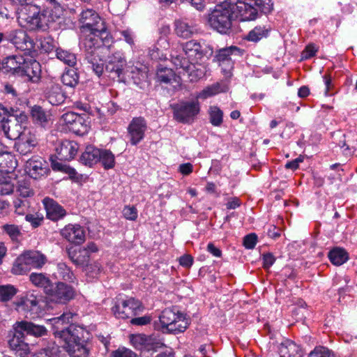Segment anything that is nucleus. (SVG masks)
Here are the masks:
<instances>
[{"label":"nucleus","mask_w":357,"mask_h":357,"mask_svg":"<svg viewBox=\"0 0 357 357\" xmlns=\"http://www.w3.org/2000/svg\"><path fill=\"white\" fill-rule=\"evenodd\" d=\"M271 0H245L233 3L234 15L241 21L254 20L259 16V12L268 14L273 10Z\"/></svg>","instance_id":"f03ea898"},{"label":"nucleus","mask_w":357,"mask_h":357,"mask_svg":"<svg viewBox=\"0 0 357 357\" xmlns=\"http://www.w3.org/2000/svg\"><path fill=\"white\" fill-rule=\"evenodd\" d=\"M25 220L30 222L33 228H36L42 224L43 221V217H40L37 214H26L25 216Z\"/></svg>","instance_id":"69168bd1"},{"label":"nucleus","mask_w":357,"mask_h":357,"mask_svg":"<svg viewBox=\"0 0 357 357\" xmlns=\"http://www.w3.org/2000/svg\"><path fill=\"white\" fill-rule=\"evenodd\" d=\"M10 156L7 147L0 142V172L6 171L4 162Z\"/></svg>","instance_id":"052dcab7"},{"label":"nucleus","mask_w":357,"mask_h":357,"mask_svg":"<svg viewBox=\"0 0 357 357\" xmlns=\"http://www.w3.org/2000/svg\"><path fill=\"white\" fill-rule=\"evenodd\" d=\"M105 34H82V43L86 52L87 55H94L97 54L98 48L100 45V40L103 38Z\"/></svg>","instance_id":"4be33fe9"},{"label":"nucleus","mask_w":357,"mask_h":357,"mask_svg":"<svg viewBox=\"0 0 357 357\" xmlns=\"http://www.w3.org/2000/svg\"><path fill=\"white\" fill-rule=\"evenodd\" d=\"M188 326L185 314L176 307L165 309L159 317V323H155V328L164 333H183Z\"/></svg>","instance_id":"7ed1b4c3"},{"label":"nucleus","mask_w":357,"mask_h":357,"mask_svg":"<svg viewBox=\"0 0 357 357\" xmlns=\"http://www.w3.org/2000/svg\"><path fill=\"white\" fill-rule=\"evenodd\" d=\"M271 31L268 24H259L252 29L243 38L245 40L255 43L266 38Z\"/></svg>","instance_id":"5701e85b"},{"label":"nucleus","mask_w":357,"mask_h":357,"mask_svg":"<svg viewBox=\"0 0 357 357\" xmlns=\"http://www.w3.org/2000/svg\"><path fill=\"white\" fill-rule=\"evenodd\" d=\"M87 275L91 278H97L102 271V266L98 261L86 264L85 269Z\"/></svg>","instance_id":"603ef678"},{"label":"nucleus","mask_w":357,"mask_h":357,"mask_svg":"<svg viewBox=\"0 0 357 357\" xmlns=\"http://www.w3.org/2000/svg\"><path fill=\"white\" fill-rule=\"evenodd\" d=\"M280 357H302V351L298 345L286 340L281 343L278 348Z\"/></svg>","instance_id":"7c9ffc66"},{"label":"nucleus","mask_w":357,"mask_h":357,"mask_svg":"<svg viewBox=\"0 0 357 357\" xmlns=\"http://www.w3.org/2000/svg\"><path fill=\"white\" fill-rule=\"evenodd\" d=\"M24 61V56H9L2 62V66L8 72H13L14 74L19 75L21 65Z\"/></svg>","instance_id":"72a5a7b5"},{"label":"nucleus","mask_w":357,"mask_h":357,"mask_svg":"<svg viewBox=\"0 0 357 357\" xmlns=\"http://www.w3.org/2000/svg\"><path fill=\"white\" fill-rule=\"evenodd\" d=\"M122 213L126 219L132 221L135 220L138 216L137 210L134 206H126Z\"/></svg>","instance_id":"6e6d98bb"},{"label":"nucleus","mask_w":357,"mask_h":357,"mask_svg":"<svg viewBox=\"0 0 357 357\" xmlns=\"http://www.w3.org/2000/svg\"><path fill=\"white\" fill-rule=\"evenodd\" d=\"M227 90V86L220 82L214 83L210 86H206L202 91L197 93L195 96V98L205 100L218 93L225 92Z\"/></svg>","instance_id":"473e14b6"},{"label":"nucleus","mask_w":357,"mask_h":357,"mask_svg":"<svg viewBox=\"0 0 357 357\" xmlns=\"http://www.w3.org/2000/svg\"><path fill=\"white\" fill-rule=\"evenodd\" d=\"M208 114L211 123L214 126H220L223 122V112L216 105L210 106Z\"/></svg>","instance_id":"79ce46f5"},{"label":"nucleus","mask_w":357,"mask_h":357,"mask_svg":"<svg viewBox=\"0 0 357 357\" xmlns=\"http://www.w3.org/2000/svg\"><path fill=\"white\" fill-rule=\"evenodd\" d=\"M257 242V236L255 234L246 235L243 238V245L247 249H253Z\"/></svg>","instance_id":"0e129e2a"},{"label":"nucleus","mask_w":357,"mask_h":357,"mask_svg":"<svg viewBox=\"0 0 357 357\" xmlns=\"http://www.w3.org/2000/svg\"><path fill=\"white\" fill-rule=\"evenodd\" d=\"M233 10V3L217 4L208 17L210 26L221 33H227L231 28Z\"/></svg>","instance_id":"20e7f679"},{"label":"nucleus","mask_w":357,"mask_h":357,"mask_svg":"<svg viewBox=\"0 0 357 357\" xmlns=\"http://www.w3.org/2000/svg\"><path fill=\"white\" fill-rule=\"evenodd\" d=\"M149 56L153 60L165 59V55L156 45H153L149 49Z\"/></svg>","instance_id":"338daca9"},{"label":"nucleus","mask_w":357,"mask_h":357,"mask_svg":"<svg viewBox=\"0 0 357 357\" xmlns=\"http://www.w3.org/2000/svg\"><path fill=\"white\" fill-rule=\"evenodd\" d=\"M78 78L79 77L75 70L70 69L63 74L61 80L63 84L68 86L74 87L78 82Z\"/></svg>","instance_id":"a18cd8bd"},{"label":"nucleus","mask_w":357,"mask_h":357,"mask_svg":"<svg viewBox=\"0 0 357 357\" xmlns=\"http://www.w3.org/2000/svg\"><path fill=\"white\" fill-rule=\"evenodd\" d=\"M14 351L20 357H31V354H33V352L31 351L29 345L25 342V340Z\"/></svg>","instance_id":"4d7b16f0"},{"label":"nucleus","mask_w":357,"mask_h":357,"mask_svg":"<svg viewBox=\"0 0 357 357\" xmlns=\"http://www.w3.org/2000/svg\"><path fill=\"white\" fill-rule=\"evenodd\" d=\"M37 143L35 134L32 133L29 129H24V134L19 138V142L15 146L20 154L27 155L32 152Z\"/></svg>","instance_id":"a211bd4d"},{"label":"nucleus","mask_w":357,"mask_h":357,"mask_svg":"<svg viewBox=\"0 0 357 357\" xmlns=\"http://www.w3.org/2000/svg\"><path fill=\"white\" fill-rule=\"evenodd\" d=\"M24 169L33 179H40L47 176L50 172L48 163L38 155L33 156L26 162Z\"/></svg>","instance_id":"f8f14e48"},{"label":"nucleus","mask_w":357,"mask_h":357,"mask_svg":"<svg viewBox=\"0 0 357 357\" xmlns=\"http://www.w3.org/2000/svg\"><path fill=\"white\" fill-rule=\"evenodd\" d=\"M2 229L12 241H17L22 234L20 228L15 225L6 224L2 226Z\"/></svg>","instance_id":"09e8293b"},{"label":"nucleus","mask_w":357,"mask_h":357,"mask_svg":"<svg viewBox=\"0 0 357 357\" xmlns=\"http://www.w3.org/2000/svg\"><path fill=\"white\" fill-rule=\"evenodd\" d=\"M17 50L24 52V55L36 53L33 40L26 31L22 29L12 31L7 38Z\"/></svg>","instance_id":"9b49d317"},{"label":"nucleus","mask_w":357,"mask_h":357,"mask_svg":"<svg viewBox=\"0 0 357 357\" xmlns=\"http://www.w3.org/2000/svg\"><path fill=\"white\" fill-rule=\"evenodd\" d=\"M57 273L63 280L68 282H73L75 276L69 267L63 262L57 264Z\"/></svg>","instance_id":"de8ad7c7"},{"label":"nucleus","mask_w":357,"mask_h":357,"mask_svg":"<svg viewBox=\"0 0 357 357\" xmlns=\"http://www.w3.org/2000/svg\"><path fill=\"white\" fill-rule=\"evenodd\" d=\"M174 119L182 123L190 124L194 122L200 112L199 100H183L172 106Z\"/></svg>","instance_id":"423d86ee"},{"label":"nucleus","mask_w":357,"mask_h":357,"mask_svg":"<svg viewBox=\"0 0 357 357\" xmlns=\"http://www.w3.org/2000/svg\"><path fill=\"white\" fill-rule=\"evenodd\" d=\"M318 49L314 44H309L305 48L301 54V59L303 60L309 59L315 56Z\"/></svg>","instance_id":"680f3d73"},{"label":"nucleus","mask_w":357,"mask_h":357,"mask_svg":"<svg viewBox=\"0 0 357 357\" xmlns=\"http://www.w3.org/2000/svg\"><path fill=\"white\" fill-rule=\"evenodd\" d=\"M174 31L178 37L188 38L195 32V28L192 22L185 19H179L174 22Z\"/></svg>","instance_id":"cd10ccee"},{"label":"nucleus","mask_w":357,"mask_h":357,"mask_svg":"<svg viewBox=\"0 0 357 357\" xmlns=\"http://www.w3.org/2000/svg\"><path fill=\"white\" fill-rule=\"evenodd\" d=\"M17 192L24 198L29 197L33 194L29 183L25 181H19Z\"/></svg>","instance_id":"864d4df0"},{"label":"nucleus","mask_w":357,"mask_h":357,"mask_svg":"<svg viewBox=\"0 0 357 357\" xmlns=\"http://www.w3.org/2000/svg\"><path fill=\"white\" fill-rule=\"evenodd\" d=\"M79 145L74 141L65 140L56 149L58 158L60 160L69 161L77 155Z\"/></svg>","instance_id":"aec40b11"},{"label":"nucleus","mask_w":357,"mask_h":357,"mask_svg":"<svg viewBox=\"0 0 357 357\" xmlns=\"http://www.w3.org/2000/svg\"><path fill=\"white\" fill-rule=\"evenodd\" d=\"M30 270L31 268L29 267L26 259L24 257L23 254H21L15 259L10 271L13 275H22L26 274Z\"/></svg>","instance_id":"4c0bfd02"},{"label":"nucleus","mask_w":357,"mask_h":357,"mask_svg":"<svg viewBox=\"0 0 357 357\" xmlns=\"http://www.w3.org/2000/svg\"><path fill=\"white\" fill-rule=\"evenodd\" d=\"M38 302V299L35 295L26 294L16 302V307L19 312L38 314L40 310Z\"/></svg>","instance_id":"6ab92c4d"},{"label":"nucleus","mask_w":357,"mask_h":357,"mask_svg":"<svg viewBox=\"0 0 357 357\" xmlns=\"http://www.w3.org/2000/svg\"><path fill=\"white\" fill-rule=\"evenodd\" d=\"M156 79L158 82L165 84L179 82L178 77H176L175 73L172 69L165 67L158 68Z\"/></svg>","instance_id":"c9c22d12"},{"label":"nucleus","mask_w":357,"mask_h":357,"mask_svg":"<svg viewBox=\"0 0 357 357\" xmlns=\"http://www.w3.org/2000/svg\"><path fill=\"white\" fill-rule=\"evenodd\" d=\"M33 122L41 127H46L51 121V114L42 107L34 105L31 109Z\"/></svg>","instance_id":"c85d7f7f"},{"label":"nucleus","mask_w":357,"mask_h":357,"mask_svg":"<svg viewBox=\"0 0 357 357\" xmlns=\"http://www.w3.org/2000/svg\"><path fill=\"white\" fill-rule=\"evenodd\" d=\"M24 129L17 121L8 120L4 125L1 126L0 132H2L9 139L15 140L21 137L24 134Z\"/></svg>","instance_id":"412c9836"},{"label":"nucleus","mask_w":357,"mask_h":357,"mask_svg":"<svg viewBox=\"0 0 357 357\" xmlns=\"http://www.w3.org/2000/svg\"><path fill=\"white\" fill-rule=\"evenodd\" d=\"M36 53L24 55V61L21 65L18 75L25 76L32 82H38L40 77L41 69L39 62L33 57Z\"/></svg>","instance_id":"ddd939ff"},{"label":"nucleus","mask_w":357,"mask_h":357,"mask_svg":"<svg viewBox=\"0 0 357 357\" xmlns=\"http://www.w3.org/2000/svg\"><path fill=\"white\" fill-rule=\"evenodd\" d=\"M100 149L93 146H88L80 156L79 161L82 164L91 167L100 160Z\"/></svg>","instance_id":"c756f323"},{"label":"nucleus","mask_w":357,"mask_h":357,"mask_svg":"<svg viewBox=\"0 0 357 357\" xmlns=\"http://www.w3.org/2000/svg\"><path fill=\"white\" fill-rule=\"evenodd\" d=\"M132 345L142 351H155L165 346L158 335L133 334L130 337Z\"/></svg>","instance_id":"9d476101"},{"label":"nucleus","mask_w":357,"mask_h":357,"mask_svg":"<svg viewBox=\"0 0 357 357\" xmlns=\"http://www.w3.org/2000/svg\"><path fill=\"white\" fill-rule=\"evenodd\" d=\"M126 61L121 51H116L108 57V61L105 66V70L114 79L120 78L123 73Z\"/></svg>","instance_id":"2eb2a0df"},{"label":"nucleus","mask_w":357,"mask_h":357,"mask_svg":"<svg viewBox=\"0 0 357 357\" xmlns=\"http://www.w3.org/2000/svg\"><path fill=\"white\" fill-rule=\"evenodd\" d=\"M17 326L24 333H26L27 335H33L36 337H43L47 333V330L44 326L35 324L30 321H17Z\"/></svg>","instance_id":"bb28decb"},{"label":"nucleus","mask_w":357,"mask_h":357,"mask_svg":"<svg viewBox=\"0 0 357 357\" xmlns=\"http://www.w3.org/2000/svg\"><path fill=\"white\" fill-rule=\"evenodd\" d=\"M328 258L333 264L340 266L348 260L349 256L344 249L336 248L328 252Z\"/></svg>","instance_id":"58836bf2"},{"label":"nucleus","mask_w":357,"mask_h":357,"mask_svg":"<svg viewBox=\"0 0 357 357\" xmlns=\"http://www.w3.org/2000/svg\"><path fill=\"white\" fill-rule=\"evenodd\" d=\"M243 50L236 46H230L220 49L216 54V59L219 62L231 61L236 59V56L243 55Z\"/></svg>","instance_id":"2f4dec72"},{"label":"nucleus","mask_w":357,"mask_h":357,"mask_svg":"<svg viewBox=\"0 0 357 357\" xmlns=\"http://www.w3.org/2000/svg\"><path fill=\"white\" fill-rule=\"evenodd\" d=\"M59 302H66L72 299L75 295L74 289L69 285L59 282L54 290L49 293Z\"/></svg>","instance_id":"a878e982"},{"label":"nucleus","mask_w":357,"mask_h":357,"mask_svg":"<svg viewBox=\"0 0 357 357\" xmlns=\"http://www.w3.org/2000/svg\"><path fill=\"white\" fill-rule=\"evenodd\" d=\"M147 125L142 117H135L132 119L128 127V135L132 145H137L144 137Z\"/></svg>","instance_id":"4468645a"},{"label":"nucleus","mask_w":357,"mask_h":357,"mask_svg":"<svg viewBox=\"0 0 357 357\" xmlns=\"http://www.w3.org/2000/svg\"><path fill=\"white\" fill-rule=\"evenodd\" d=\"M183 50L187 58L181 55H172V62L177 69L186 73L191 81L200 79L204 75L201 68L200 61L206 54L201 44L195 40H190L182 45Z\"/></svg>","instance_id":"f257e3e1"},{"label":"nucleus","mask_w":357,"mask_h":357,"mask_svg":"<svg viewBox=\"0 0 357 357\" xmlns=\"http://www.w3.org/2000/svg\"><path fill=\"white\" fill-rule=\"evenodd\" d=\"M14 351L20 357H31V354H33V352L31 351L29 345L25 342V340Z\"/></svg>","instance_id":"13d9d810"},{"label":"nucleus","mask_w":357,"mask_h":357,"mask_svg":"<svg viewBox=\"0 0 357 357\" xmlns=\"http://www.w3.org/2000/svg\"><path fill=\"white\" fill-rule=\"evenodd\" d=\"M86 59L89 63L91 64V68L93 72L99 77L100 76L104 69H105L104 61L99 58L98 54L94 55H87Z\"/></svg>","instance_id":"a19ab883"},{"label":"nucleus","mask_w":357,"mask_h":357,"mask_svg":"<svg viewBox=\"0 0 357 357\" xmlns=\"http://www.w3.org/2000/svg\"><path fill=\"white\" fill-rule=\"evenodd\" d=\"M308 357H334L332 352L326 347H317L312 351Z\"/></svg>","instance_id":"5fc2aeb1"},{"label":"nucleus","mask_w":357,"mask_h":357,"mask_svg":"<svg viewBox=\"0 0 357 357\" xmlns=\"http://www.w3.org/2000/svg\"><path fill=\"white\" fill-rule=\"evenodd\" d=\"M105 169H112L115 165L114 155L109 150H101L100 160Z\"/></svg>","instance_id":"c03bdc74"},{"label":"nucleus","mask_w":357,"mask_h":357,"mask_svg":"<svg viewBox=\"0 0 357 357\" xmlns=\"http://www.w3.org/2000/svg\"><path fill=\"white\" fill-rule=\"evenodd\" d=\"M29 280L34 286L43 288L47 294L52 291V282L44 273H32L29 275Z\"/></svg>","instance_id":"f704fd0d"},{"label":"nucleus","mask_w":357,"mask_h":357,"mask_svg":"<svg viewBox=\"0 0 357 357\" xmlns=\"http://www.w3.org/2000/svg\"><path fill=\"white\" fill-rule=\"evenodd\" d=\"M56 47L54 40L50 37L47 36L40 39V46L42 52L49 53L52 52Z\"/></svg>","instance_id":"8fccbe9b"},{"label":"nucleus","mask_w":357,"mask_h":357,"mask_svg":"<svg viewBox=\"0 0 357 357\" xmlns=\"http://www.w3.org/2000/svg\"><path fill=\"white\" fill-rule=\"evenodd\" d=\"M70 130H71L73 132H75L77 135H82L87 131V126L84 123V119L81 116L80 123H77V125H75V123H74L70 127Z\"/></svg>","instance_id":"774afa93"},{"label":"nucleus","mask_w":357,"mask_h":357,"mask_svg":"<svg viewBox=\"0 0 357 357\" xmlns=\"http://www.w3.org/2000/svg\"><path fill=\"white\" fill-rule=\"evenodd\" d=\"M62 120L70 129L74 123H80L81 116L73 112H66L62 115Z\"/></svg>","instance_id":"3c124183"},{"label":"nucleus","mask_w":357,"mask_h":357,"mask_svg":"<svg viewBox=\"0 0 357 357\" xmlns=\"http://www.w3.org/2000/svg\"><path fill=\"white\" fill-rule=\"evenodd\" d=\"M17 292V290L13 285H0V301L10 300Z\"/></svg>","instance_id":"49530a36"},{"label":"nucleus","mask_w":357,"mask_h":357,"mask_svg":"<svg viewBox=\"0 0 357 357\" xmlns=\"http://www.w3.org/2000/svg\"><path fill=\"white\" fill-rule=\"evenodd\" d=\"M111 357H137V355L129 349L121 348L112 351Z\"/></svg>","instance_id":"bf43d9fd"},{"label":"nucleus","mask_w":357,"mask_h":357,"mask_svg":"<svg viewBox=\"0 0 357 357\" xmlns=\"http://www.w3.org/2000/svg\"><path fill=\"white\" fill-rule=\"evenodd\" d=\"M68 257L73 264L77 266H84L87 264L89 261V255L86 249L79 248L77 250H68Z\"/></svg>","instance_id":"e433bc0d"},{"label":"nucleus","mask_w":357,"mask_h":357,"mask_svg":"<svg viewBox=\"0 0 357 357\" xmlns=\"http://www.w3.org/2000/svg\"><path fill=\"white\" fill-rule=\"evenodd\" d=\"M60 234L63 238L72 244L80 245L85 241V231L78 224L66 225L61 229Z\"/></svg>","instance_id":"dca6fc26"},{"label":"nucleus","mask_w":357,"mask_h":357,"mask_svg":"<svg viewBox=\"0 0 357 357\" xmlns=\"http://www.w3.org/2000/svg\"><path fill=\"white\" fill-rule=\"evenodd\" d=\"M77 316V314L68 310L64 312L59 317L49 319L54 329V334L55 337H59L63 340V338L60 334L63 331H70L71 334L82 333V328H78L77 326L72 324L74 320V317Z\"/></svg>","instance_id":"6e6552de"},{"label":"nucleus","mask_w":357,"mask_h":357,"mask_svg":"<svg viewBox=\"0 0 357 357\" xmlns=\"http://www.w3.org/2000/svg\"><path fill=\"white\" fill-rule=\"evenodd\" d=\"M45 94L48 102L52 105L61 104L65 100V96L61 87L58 84H50L47 86Z\"/></svg>","instance_id":"b1692460"},{"label":"nucleus","mask_w":357,"mask_h":357,"mask_svg":"<svg viewBox=\"0 0 357 357\" xmlns=\"http://www.w3.org/2000/svg\"><path fill=\"white\" fill-rule=\"evenodd\" d=\"M14 330L15 332L13 337L8 341L9 346L13 351L17 349V347L20 346V344L25 340L24 333L17 327V322L15 324Z\"/></svg>","instance_id":"37998d69"},{"label":"nucleus","mask_w":357,"mask_h":357,"mask_svg":"<svg viewBox=\"0 0 357 357\" xmlns=\"http://www.w3.org/2000/svg\"><path fill=\"white\" fill-rule=\"evenodd\" d=\"M56 56L58 59L69 66H74L77 63L75 54L68 50L57 48L56 50Z\"/></svg>","instance_id":"ea45409f"},{"label":"nucleus","mask_w":357,"mask_h":357,"mask_svg":"<svg viewBox=\"0 0 357 357\" xmlns=\"http://www.w3.org/2000/svg\"><path fill=\"white\" fill-rule=\"evenodd\" d=\"M79 22L81 34H106L105 38L108 35L105 22L93 9L84 10L80 14Z\"/></svg>","instance_id":"39448f33"},{"label":"nucleus","mask_w":357,"mask_h":357,"mask_svg":"<svg viewBox=\"0 0 357 357\" xmlns=\"http://www.w3.org/2000/svg\"><path fill=\"white\" fill-rule=\"evenodd\" d=\"M79 333H70V331H63L61 334L63 344V347L69 353L70 357H88L89 349L81 342Z\"/></svg>","instance_id":"1a4fd4ad"},{"label":"nucleus","mask_w":357,"mask_h":357,"mask_svg":"<svg viewBox=\"0 0 357 357\" xmlns=\"http://www.w3.org/2000/svg\"><path fill=\"white\" fill-rule=\"evenodd\" d=\"M29 267L40 269L47 263V257L38 250H28L22 253Z\"/></svg>","instance_id":"393cba45"},{"label":"nucleus","mask_w":357,"mask_h":357,"mask_svg":"<svg viewBox=\"0 0 357 357\" xmlns=\"http://www.w3.org/2000/svg\"><path fill=\"white\" fill-rule=\"evenodd\" d=\"M142 303L132 297L127 298H117L112 312L118 319H125L131 317L142 310Z\"/></svg>","instance_id":"0eeeda50"},{"label":"nucleus","mask_w":357,"mask_h":357,"mask_svg":"<svg viewBox=\"0 0 357 357\" xmlns=\"http://www.w3.org/2000/svg\"><path fill=\"white\" fill-rule=\"evenodd\" d=\"M14 206L16 213L18 215H24L28 208V202L26 200L17 199L14 201Z\"/></svg>","instance_id":"e2e57ef3"},{"label":"nucleus","mask_w":357,"mask_h":357,"mask_svg":"<svg viewBox=\"0 0 357 357\" xmlns=\"http://www.w3.org/2000/svg\"><path fill=\"white\" fill-rule=\"evenodd\" d=\"M43 204L46 211V216L52 221H58L66 215V211L56 201L50 197H45Z\"/></svg>","instance_id":"f3484780"}]
</instances>
